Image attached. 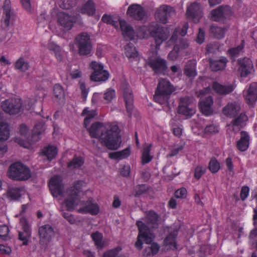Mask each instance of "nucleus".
I'll use <instances>...</instances> for the list:
<instances>
[{
	"label": "nucleus",
	"mask_w": 257,
	"mask_h": 257,
	"mask_svg": "<svg viewBox=\"0 0 257 257\" xmlns=\"http://www.w3.org/2000/svg\"><path fill=\"white\" fill-rule=\"evenodd\" d=\"M238 72L241 77H247L254 71L252 60L247 57L240 58L237 60Z\"/></svg>",
	"instance_id": "12"
},
{
	"label": "nucleus",
	"mask_w": 257,
	"mask_h": 257,
	"mask_svg": "<svg viewBox=\"0 0 257 257\" xmlns=\"http://www.w3.org/2000/svg\"><path fill=\"white\" fill-rule=\"evenodd\" d=\"M107 126V125L97 121L93 123L91 127L87 130L91 138H99L100 140Z\"/></svg>",
	"instance_id": "20"
},
{
	"label": "nucleus",
	"mask_w": 257,
	"mask_h": 257,
	"mask_svg": "<svg viewBox=\"0 0 257 257\" xmlns=\"http://www.w3.org/2000/svg\"><path fill=\"white\" fill-rule=\"evenodd\" d=\"M178 112L186 116H192L195 113V110L189 106H178Z\"/></svg>",
	"instance_id": "49"
},
{
	"label": "nucleus",
	"mask_w": 257,
	"mask_h": 257,
	"mask_svg": "<svg viewBox=\"0 0 257 257\" xmlns=\"http://www.w3.org/2000/svg\"><path fill=\"white\" fill-rule=\"evenodd\" d=\"M240 107L236 102H228L223 108L222 113L230 118L236 117L240 111Z\"/></svg>",
	"instance_id": "24"
},
{
	"label": "nucleus",
	"mask_w": 257,
	"mask_h": 257,
	"mask_svg": "<svg viewBox=\"0 0 257 257\" xmlns=\"http://www.w3.org/2000/svg\"><path fill=\"white\" fill-rule=\"evenodd\" d=\"M205 37V32L204 31L200 28L199 30L198 34L197 35V37L196 39V41L199 44H202L204 41Z\"/></svg>",
	"instance_id": "63"
},
{
	"label": "nucleus",
	"mask_w": 257,
	"mask_h": 257,
	"mask_svg": "<svg viewBox=\"0 0 257 257\" xmlns=\"http://www.w3.org/2000/svg\"><path fill=\"white\" fill-rule=\"evenodd\" d=\"M76 4V0H60L59 3L60 8L66 10H69L73 8Z\"/></svg>",
	"instance_id": "45"
},
{
	"label": "nucleus",
	"mask_w": 257,
	"mask_h": 257,
	"mask_svg": "<svg viewBox=\"0 0 257 257\" xmlns=\"http://www.w3.org/2000/svg\"><path fill=\"white\" fill-rule=\"evenodd\" d=\"M231 121V124L233 127L237 126L239 128H242L245 124V122L248 120V117L244 113H240L238 116L234 117Z\"/></svg>",
	"instance_id": "37"
},
{
	"label": "nucleus",
	"mask_w": 257,
	"mask_h": 257,
	"mask_svg": "<svg viewBox=\"0 0 257 257\" xmlns=\"http://www.w3.org/2000/svg\"><path fill=\"white\" fill-rule=\"evenodd\" d=\"M186 16L188 20L192 21L194 23L199 22L202 16L201 5L197 2L191 4L187 8Z\"/></svg>",
	"instance_id": "16"
},
{
	"label": "nucleus",
	"mask_w": 257,
	"mask_h": 257,
	"mask_svg": "<svg viewBox=\"0 0 257 257\" xmlns=\"http://www.w3.org/2000/svg\"><path fill=\"white\" fill-rule=\"evenodd\" d=\"M74 42L78 48L80 55L85 56L90 53L92 45L90 36L87 33L82 32L77 35L75 38Z\"/></svg>",
	"instance_id": "6"
},
{
	"label": "nucleus",
	"mask_w": 257,
	"mask_h": 257,
	"mask_svg": "<svg viewBox=\"0 0 257 257\" xmlns=\"http://www.w3.org/2000/svg\"><path fill=\"white\" fill-rule=\"evenodd\" d=\"M148 65L157 75H165L168 71L167 62L166 60L158 57L149 58L147 62Z\"/></svg>",
	"instance_id": "11"
},
{
	"label": "nucleus",
	"mask_w": 257,
	"mask_h": 257,
	"mask_svg": "<svg viewBox=\"0 0 257 257\" xmlns=\"http://www.w3.org/2000/svg\"><path fill=\"white\" fill-rule=\"evenodd\" d=\"M228 60L224 56L220 57L217 60L210 59V69L213 71H218L223 70L226 66Z\"/></svg>",
	"instance_id": "26"
},
{
	"label": "nucleus",
	"mask_w": 257,
	"mask_h": 257,
	"mask_svg": "<svg viewBox=\"0 0 257 257\" xmlns=\"http://www.w3.org/2000/svg\"><path fill=\"white\" fill-rule=\"evenodd\" d=\"M58 153L57 148L52 145H49L42 149V154L46 156L47 159L51 161L54 159Z\"/></svg>",
	"instance_id": "34"
},
{
	"label": "nucleus",
	"mask_w": 257,
	"mask_h": 257,
	"mask_svg": "<svg viewBox=\"0 0 257 257\" xmlns=\"http://www.w3.org/2000/svg\"><path fill=\"white\" fill-rule=\"evenodd\" d=\"M102 21L104 23L112 25L115 27H116V24L117 22L113 20L112 18L110 16L107 15H104L102 18Z\"/></svg>",
	"instance_id": "59"
},
{
	"label": "nucleus",
	"mask_w": 257,
	"mask_h": 257,
	"mask_svg": "<svg viewBox=\"0 0 257 257\" xmlns=\"http://www.w3.org/2000/svg\"><path fill=\"white\" fill-rule=\"evenodd\" d=\"M212 88L216 92L222 95H226L231 93L233 91L234 88L232 84L223 85L219 84L217 82L213 83Z\"/></svg>",
	"instance_id": "29"
},
{
	"label": "nucleus",
	"mask_w": 257,
	"mask_h": 257,
	"mask_svg": "<svg viewBox=\"0 0 257 257\" xmlns=\"http://www.w3.org/2000/svg\"><path fill=\"white\" fill-rule=\"evenodd\" d=\"M4 24L6 27L10 26L11 23L15 18V15L11 10L10 1L5 0L3 6Z\"/></svg>",
	"instance_id": "25"
},
{
	"label": "nucleus",
	"mask_w": 257,
	"mask_h": 257,
	"mask_svg": "<svg viewBox=\"0 0 257 257\" xmlns=\"http://www.w3.org/2000/svg\"><path fill=\"white\" fill-rule=\"evenodd\" d=\"M159 216L157 213L153 211H150L146 215L147 224L151 228H157Z\"/></svg>",
	"instance_id": "33"
},
{
	"label": "nucleus",
	"mask_w": 257,
	"mask_h": 257,
	"mask_svg": "<svg viewBox=\"0 0 257 257\" xmlns=\"http://www.w3.org/2000/svg\"><path fill=\"white\" fill-rule=\"evenodd\" d=\"M57 21L60 26L67 30L70 29L73 25V18L64 12L58 13Z\"/></svg>",
	"instance_id": "23"
},
{
	"label": "nucleus",
	"mask_w": 257,
	"mask_h": 257,
	"mask_svg": "<svg viewBox=\"0 0 257 257\" xmlns=\"http://www.w3.org/2000/svg\"><path fill=\"white\" fill-rule=\"evenodd\" d=\"M125 54L128 58H135L138 56L136 47L133 43H129L125 46Z\"/></svg>",
	"instance_id": "39"
},
{
	"label": "nucleus",
	"mask_w": 257,
	"mask_h": 257,
	"mask_svg": "<svg viewBox=\"0 0 257 257\" xmlns=\"http://www.w3.org/2000/svg\"><path fill=\"white\" fill-rule=\"evenodd\" d=\"M136 225L138 227L139 233L137 240L135 243V246L139 250L143 248L142 239L147 243L150 244L153 240V235L151 232L149 227L142 221H137Z\"/></svg>",
	"instance_id": "7"
},
{
	"label": "nucleus",
	"mask_w": 257,
	"mask_h": 257,
	"mask_svg": "<svg viewBox=\"0 0 257 257\" xmlns=\"http://www.w3.org/2000/svg\"><path fill=\"white\" fill-rule=\"evenodd\" d=\"M82 114L83 115H84L85 114L87 115V117L92 119L94 118L95 116L97 115V113L96 110H89L87 108H85L82 113Z\"/></svg>",
	"instance_id": "60"
},
{
	"label": "nucleus",
	"mask_w": 257,
	"mask_h": 257,
	"mask_svg": "<svg viewBox=\"0 0 257 257\" xmlns=\"http://www.w3.org/2000/svg\"><path fill=\"white\" fill-rule=\"evenodd\" d=\"M249 188L247 186H243L241 187L240 192V198L242 201H244L248 196Z\"/></svg>",
	"instance_id": "55"
},
{
	"label": "nucleus",
	"mask_w": 257,
	"mask_h": 257,
	"mask_svg": "<svg viewBox=\"0 0 257 257\" xmlns=\"http://www.w3.org/2000/svg\"><path fill=\"white\" fill-rule=\"evenodd\" d=\"M95 11V4L92 0H88L80 9L82 14H86L89 16H93Z\"/></svg>",
	"instance_id": "36"
},
{
	"label": "nucleus",
	"mask_w": 257,
	"mask_h": 257,
	"mask_svg": "<svg viewBox=\"0 0 257 257\" xmlns=\"http://www.w3.org/2000/svg\"><path fill=\"white\" fill-rule=\"evenodd\" d=\"M206 169L201 166H198L196 168L194 173V177L199 179L201 176L205 172Z\"/></svg>",
	"instance_id": "61"
},
{
	"label": "nucleus",
	"mask_w": 257,
	"mask_h": 257,
	"mask_svg": "<svg viewBox=\"0 0 257 257\" xmlns=\"http://www.w3.org/2000/svg\"><path fill=\"white\" fill-rule=\"evenodd\" d=\"M195 95L200 99L198 103L200 112L205 116L209 115V87L196 91Z\"/></svg>",
	"instance_id": "15"
},
{
	"label": "nucleus",
	"mask_w": 257,
	"mask_h": 257,
	"mask_svg": "<svg viewBox=\"0 0 257 257\" xmlns=\"http://www.w3.org/2000/svg\"><path fill=\"white\" fill-rule=\"evenodd\" d=\"M29 67V63L23 58H20L15 63V68L22 72L26 71Z\"/></svg>",
	"instance_id": "44"
},
{
	"label": "nucleus",
	"mask_w": 257,
	"mask_h": 257,
	"mask_svg": "<svg viewBox=\"0 0 257 257\" xmlns=\"http://www.w3.org/2000/svg\"><path fill=\"white\" fill-rule=\"evenodd\" d=\"M226 29L213 25H210V37L212 36L217 39H221L225 36Z\"/></svg>",
	"instance_id": "32"
},
{
	"label": "nucleus",
	"mask_w": 257,
	"mask_h": 257,
	"mask_svg": "<svg viewBox=\"0 0 257 257\" xmlns=\"http://www.w3.org/2000/svg\"><path fill=\"white\" fill-rule=\"evenodd\" d=\"M84 163L83 160L81 157L74 158L68 164V167L70 169H73L81 167Z\"/></svg>",
	"instance_id": "46"
},
{
	"label": "nucleus",
	"mask_w": 257,
	"mask_h": 257,
	"mask_svg": "<svg viewBox=\"0 0 257 257\" xmlns=\"http://www.w3.org/2000/svg\"><path fill=\"white\" fill-rule=\"evenodd\" d=\"M149 32L150 36L155 41L157 49H159L160 45L167 40L170 36V32L168 28L156 23L151 24Z\"/></svg>",
	"instance_id": "5"
},
{
	"label": "nucleus",
	"mask_w": 257,
	"mask_h": 257,
	"mask_svg": "<svg viewBox=\"0 0 257 257\" xmlns=\"http://www.w3.org/2000/svg\"><path fill=\"white\" fill-rule=\"evenodd\" d=\"M20 222L23 229V231L21 232H24V233L25 234L26 237H31V231L30 225L27 219L25 217L21 218L20 220Z\"/></svg>",
	"instance_id": "41"
},
{
	"label": "nucleus",
	"mask_w": 257,
	"mask_h": 257,
	"mask_svg": "<svg viewBox=\"0 0 257 257\" xmlns=\"http://www.w3.org/2000/svg\"><path fill=\"white\" fill-rule=\"evenodd\" d=\"M196 65L195 61H188L184 67V74L189 78H194L197 75Z\"/></svg>",
	"instance_id": "31"
},
{
	"label": "nucleus",
	"mask_w": 257,
	"mask_h": 257,
	"mask_svg": "<svg viewBox=\"0 0 257 257\" xmlns=\"http://www.w3.org/2000/svg\"><path fill=\"white\" fill-rule=\"evenodd\" d=\"M10 137V131L7 123H0V140L5 141Z\"/></svg>",
	"instance_id": "38"
},
{
	"label": "nucleus",
	"mask_w": 257,
	"mask_h": 257,
	"mask_svg": "<svg viewBox=\"0 0 257 257\" xmlns=\"http://www.w3.org/2000/svg\"><path fill=\"white\" fill-rule=\"evenodd\" d=\"M149 189L148 187L145 184H141L137 185L135 189V196L139 197L144 193L146 192Z\"/></svg>",
	"instance_id": "51"
},
{
	"label": "nucleus",
	"mask_w": 257,
	"mask_h": 257,
	"mask_svg": "<svg viewBox=\"0 0 257 257\" xmlns=\"http://www.w3.org/2000/svg\"><path fill=\"white\" fill-rule=\"evenodd\" d=\"M45 131L44 121H40L36 123L32 131L31 138L29 139L31 143H35L40 139V135L43 134Z\"/></svg>",
	"instance_id": "21"
},
{
	"label": "nucleus",
	"mask_w": 257,
	"mask_h": 257,
	"mask_svg": "<svg viewBox=\"0 0 257 257\" xmlns=\"http://www.w3.org/2000/svg\"><path fill=\"white\" fill-rule=\"evenodd\" d=\"M175 90V87L168 79H160L155 91L154 99L156 102L164 104L168 102L171 94Z\"/></svg>",
	"instance_id": "3"
},
{
	"label": "nucleus",
	"mask_w": 257,
	"mask_h": 257,
	"mask_svg": "<svg viewBox=\"0 0 257 257\" xmlns=\"http://www.w3.org/2000/svg\"><path fill=\"white\" fill-rule=\"evenodd\" d=\"M91 236L95 242V245L99 248H102L104 247V243L102 242L103 236L102 233L96 231L91 234Z\"/></svg>",
	"instance_id": "42"
},
{
	"label": "nucleus",
	"mask_w": 257,
	"mask_h": 257,
	"mask_svg": "<svg viewBox=\"0 0 257 257\" xmlns=\"http://www.w3.org/2000/svg\"><path fill=\"white\" fill-rule=\"evenodd\" d=\"M189 45V43L186 39L180 38L174 47H177L178 51L180 52V51L187 48Z\"/></svg>",
	"instance_id": "50"
},
{
	"label": "nucleus",
	"mask_w": 257,
	"mask_h": 257,
	"mask_svg": "<svg viewBox=\"0 0 257 257\" xmlns=\"http://www.w3.org/2000/svg\"><path fill=\"white\" fill-rule=\"evenodd\" d=\"M8 176L9 178L15 181H25L31 177V174L28 167L18 162L10 166Z\"/></svg>",
	"instance_id": "4"
},
{
	"label": "nucleus",
	"mask_w": 257,
	"mask_h": 257,
	"mask_svg": "<svg viewBox=\"0 0 257 257\" xmlns=\"http://www.w3.org/2000/svg\"><path fill=\"white\" fill-rule=\"evenodd\" d=\"M24 233V232H22L21 231L19 232L18 239L23 241V245H27L29 243V240L31 237H26L25 234Z\"/></svg>",
	"instance_id": "62"
},
{
	"label": "nucleus",
	"mask_w": 257,
	"mask_h": 257,
	"mask_svg": "<svg viewBox=\"0 0 257 257\" xmlns=\"http://www.w3.org/2000/svg\"><path fill=\"white\" fill-rule=\"evenodd\" d=\"M151 146L152 145H150L149 146L144 148L143 150L142 161V163L143 164H147L150 162L152 160V157L150 156V152Z\"/></svg>",
	"instance_id": "48"
},
{
	"label": "nucleus",
	"mask_w": 257,
	"mask_h": 257,
	"mask_svg": "<svg viewBox=\"0 0 257 257\" xmlns=\"http://www.w3.org/2000/svg\"><path fill=\"white\" fill-rule=\"evenodd\" d=\"M49 188L52 195L54 197L62 196L64 189V184L60 176L53 177L49 181Z\"/></svg>",
	"instance_id": "17"
},
{
	"label": "nucleus",
	"mask_w": 257,
	"mask_h": 257,
	"mask_svg": "<svg viewBox=\"0 0 257 257\" xmlns=\"http://www.w3.org/2000/svg\"><path fill=\"white\" fill-rule=\"evenodd\" d=\"M114 96L115 91L112 89H108L107 91L104 94V99L106 100L107 102H110Z\"/></svg>",
	"instance_id": "58"
},
{
	"label": "nucleus",
	"mask_w": 257,
	"mask_h": 257,
	"mask_svg": "<svg viewBox=\"0 0 257 257\" xmlns=\"http://www.w3.org/2000/svg\"><path fill=\"white\" fill-rule=\"evenodd\" d=\"M9 229L5 225L0 226V238L4 240H7L8 237Z\"/></svg>",
	"instance_id": "54"
},
{
	"label": "nucleus",
	"mask_w": 257,
	"mask_h": 257,
	"mask_svg": "<svg viewBox=\"0 0 257 257\" xmlns=\"http://www.w3.org/2000/svg\"><path fill=\"white\" fill-rule=\"evenodd\" d=\"M245 98L246 102L251 104L257 100V83H251L248 89Z\"/></svg>",
	"instance_id": "28"
},
{
	"label": "nucleus",
	"mask_w": 257,
	"mask_h": 257,
	"mask_svg": "<svg viewBox=\"0 0 257 257\" xmlns=\"http://www.w3.org/2000/svg\"><path fill=\"white\" fill-rule=\"evenodd\" d=\"M82 184L83 181H76L74 182L72 186L67 189V197L64 201L67 210L72 211L76 206L80 205L84 207L79 208L78 210V212H88L92 215H96L99 212V206L97 204L91 202L92 198L91 200L89 199L87 202L80 200L79 194L82 191Z\"/></svg>",
	"instance_id": "1"
},
{
	"label": "nucleus",
	"mask_w": 257,
	"mask_h": 257,
	"mask_svg": "<svg viewBox=\"0 0 257 257\" xmlns=\"http://www.w3.org/2000/svg\"><path fill=\"white\" fill-rule=\"evenodd\" d=\"M93 72L90 75V79L93 81H105L109 78L108 72L103 69V66L95 61L90 64Z\"/></svg>",
	"instance_id": "13"
},
{
	"label": "nucleus",
	"mask_w": 257,
	"mask_h": 257,
	"mask_svg": "<svg viewBox=\"0 0 257 257\" xmlns=\"http://www.w3.org/2000/svg\"><path fill=\"white\" fill-rule=\"evenodd\" d=\"M177 232H171L168 236H167L164 240L165 243L169 245L170 248L175 249H176V243L175 242V238L177 236Z\"/></svg>",
	"instance_id": "40"
},
{
	"label": "nucleus",
	"mask_w": 257,
	"mask_h": 257,
	"mask_svg": "<svg viewBox=\"0 0 257 257\" xmlns=\"http://www.w3.org/2000/svg\"><path fill=\"white\" fill-rule=\"evenodd\" d=\"M53 93L54 96L57 99H61L64 97L65 94L63 88L59 84H56L54 85Z\"/></svg>",
	"instance_id": "47"
},
{
	"label": "nucleus",
	"mask_w": 257,
	"mask_h": 257,
	"mask_svg": "<svg viewBox=\"0 0 257 257\" xmlns=\"http://www.w3.org/2000/svg\"><path fill=\"white\" fill-rule=\"evenodd\" d=\"M250 240L253 244H255V247L257 249V229L255 228L252 230L249 236Z\"/></svg>",
	"instance_id": "57"
},
{
	"label": "nucleus",
	"mask_w": 257,
	"mask_h": 257,
	"mask_svg": "<svg viewBox=\"0 0 257 257\" xmlns=\"http://www.w3.org/2000/svg\"><path fill=\"white\" fill-rule=\"evenodd\" d=\"M211 20L220 23H225L228 17L232 14L231 8L227 5H221L210 12Z\"/></svg>",
	"instance_id": "10"
},
{
	"label": "nucleus",
	"mask_w": 257,
	"mask_h": 257,
	"mask_svg": "<svg viewBox=\"0 0 257 257\" xmlns=\"http://www.w3.org/2000/svg\"><path fill=\"white\" fill-rule=\"evenodd\" d=\"M1 107L4 111L10 115L19 114L22 111V100L18 98L6 99L2 102Z\"/></svg>",
	"instance_id": "8"
},
{
	"label": "nucleus",
	"mask_w": 257,
	"mask_h": 257,
	"mask_svg": "<svg viewBox=\"0 0 257 257\" xmlns=\"http://www.w3.org/2000/svg\"><path fill=\"white\" fill-rule=\"evenodd\" d=\"M240 139L236 142V148L239 151L244 152L249 147L250 136L247 132L242 131L240 132Z\"/></svg>",
	"instance_id": "22"
},
{
	"label": "nucleus",
	"mask_w": 257,
	"mask_h": 257,
	"mask_svg": "<svg viewBox=\"0 0 257 257\" xmlns=\"http://www.w3.org/2000/svg\"><path fill=\"white\" fill-rule=\"evenodd\" d=\"M126 14L137 20H142L144 18L146 12L141 5L133 4L128 7Z\"/></svg>",
	"instance_id": "19"
},
{
	"label": "nucleus",
	"mask_w": 257,
	"mask_h": 257,
	"mask_svg": "<svg viewBox=\"0 0 257 257\" xmlns=\"http://www.w3.org/2000/svg\"><path fill=\"white\" fill-rule=\"evenodd\" d=\"M220 168V163L215 158H212L210 160V172L215 173L219 170Z\"/></svg>",
	"instance_id": "52"
},
{
	"label": "nucleus",
	"mask_w": 257,
	"mask_h": 257,
	"mask_svg": "<svg viewBox=\"0 0 257 257\" xmlns=\"http://www.w3.org/2000/svg\"><path fill=\"white\" fill-rule=\"evenodd\" d=\"M178 48L176 47H174L173 50L171 51L168 54V58L171 60H175L176 59L178 56V54L179 52L178 51Z\"/></svg>",
	"instance_id": "64"
},
{
	"label": "nucleus",
	"mask_w": 257,
	"mask_h": 257,
	"mask_svg": "<svg viewBox=\"0 0 257 257\" xmlns=\"http://www.w3.org/2000/svg\"><path fill=\"white\" fill-rule=\"evenodd\" d=\"M120 130L117 125H107L99 141L110 150H117L121 143Z\"/></svg>",
	"instance_id": "2"
},
{
	"label": "nucleus",
	"mask_w": 257,
	"mask_h": 257,
	"mask_svg": "<svg viewBox=\"0 0 257 257\" xmlns=\"http://www.w3.org/2000/svg\"><path fill=\"white\" fill-rule=\"evenodd\" d=\"M160 249V246L156 243L151 244L150 246L146 247L144 250V255L149 256L156 254Z\"/></svg>",
	"instance_id": "43"
},
{
	"label": "nucleus",
	"mask_w": 257,
	"mask_h": 257,
	"mask_svg": "<svg viewBox=\"0 0 257 257\" xmlns=\"http://www.w3.org/2000/svg\"><path fill=\"white\" fill-rule=\"evenodd\" d=\"M39 234L40 244L42 248H46L55 235L53 228L49 224L44 225L39 228Z\"/></svg>",
	"instance_id": "14"
},
{
	"label": "nucleus",
	"mask_w": 257,
	"mask_h": 257,
	"mask_svg": "<svg viewBox=\"0 0 257 257\" xmlns=\"http://www.w3.org/2000/svg\"><path fill=\"white\" fill-rule=\"evenodd\" d=\"M22 188L9 186L6 196L10 200H18L22 196Z\"/></svg>",
	"instance_id": "30"
},
{
	"label": "nucleus",
	"mask_w": 257,
	"mask_h": 257,
	"mask_svg": "<svg viewBox=\"0 0 257 257\" xmlns=\"http://www.w3.org/2000/svg\"><path fill=\"white\" fill-rule=\"evenodd\" d=\"M176 14V11L170 6L163 5L156 9L155 16L156 20L160 23L166 24L169 19Z\"/></svg>",
	"instance_id": "9"
},
{
	"label": "nucleus",
	"mask_w": 257,
	"mask_h": 257,
	"mask_svg": "<svg viewBox=\"0 0 257 257\" xmlns=\"http://www.w3.org/2000/svg\"><path fill=\"white\" fill-rule=\"evenodd\" d=\"M119 23L123 37L126 40L133 39L135 32L133 27L127 25V23L123 20L119 21Z\"/></svg>",
	"instance_id": "27"
},
{
	"label": "nucleus",
	"mask_w": 257,
	"mask_h": 257,
	"mask_svg": "<svg viewBox=\"0 0 257 257\" xmlns=\"http://www.w3.org/2000/svg\"><path fill=\"white\" fill-rule=\"evenodd\" d=\"M244 40H242L241 44L237 47L230 48L227 51V54L232 61H235L240 53L243 50L244 47Z\"/></svg>",
	"instance_id": "35"
},
{
	"label": "nucleus",
	"mask_w": 257,
	"mask_h": 257,
	"mask_svg": "<svg viewBox=\"0 0 257 257\" xmlns=\"http://www.w3.org/2000/svg\"><path fill=\"white\" fill-rule=\"evenodd\" d=\"M123 92V98L125 103L127 112L129 117L131 116L134 108V96L130 86L127 84H124L122 86Z\"/></svg>",
	"instance_id": "18"
},
{
	"label": "nucleus",
	"mask_w": 257,
	"mask_h": 257,
	"mask_svg": "<svg viewBox=\"0 0 257 257\" xmlns=\"http://www.w3.org/2000/svg\"><path fill=\"white\" fill-rule=\"evenodd\" d=\"M121 248L117 247L103 253V257H116Z\"/></svg>",
	"instance_id": "53"
},
{
	"label": "nucleus",
	"mask_w": 257,
	"mask_h": 257,
	"mask_svg": "<svg viewBox=\"0 0 257 257\" xmlns=\"http://www.w3.org/2000/svg\"><path fill=\"white\" fill-rule=\"evenodd\" d=\"M187 190L182 187L180 189H178L175 192V196L177 198L184 199L187 197Z\"/></svg>",
	"instance_id": "56"
}]
</instances>
